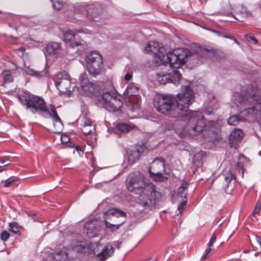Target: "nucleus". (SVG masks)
Returning <instances> with one entry per match:
<instances>
[{"label":"nucleus","instance_id":"56","mask_svg":"<svg viewBox=\"0 0 261 261\" xmlns=\"http://www.w3.org/2000/svg\"><path fill=\"white\" fill-rule=\"evenodd\" d=\"M258 154H259V155H261V151H259Z\"/></svg>","mask_w":261,"mask_h":261},{"label":"nucleus","instance_id":"6","mask_svg":"<svg viewBox=\"0 0 261 261\" xmlns=\"http://www.w3.org/2000/svg\"><path fill=\"white\" fill-rule=\"evenodd\" d=\"M18 98L21 103L33 114L48 112L46 102L41 96L25 94L18 95Z\"/></svg>","mask_w":261,"mask_h":261},{"label":"nucleus","instance_id":"44","mask_svg":"<svg viewBox=\"0 0 261 261\" xmlns=\"http://www.w3.org/2000/svg\"><path fill=\"white\" fill-rule=\"evenodd\" d=\"M212 247H209L205 249V254L203 255L201 257L203 259H205L207 257L209 256V254L210 253L211 250H212Z\"/></svg>","mask_w":261,"mask_h":261},{"label":"nucleus","instance_id":"45","mask_svg":"<svg viewBox=\"0 0 261 261\" xmlns=\"http://www.w3.org/2000/svg\"><path fill=\"white\" fill-rule=\"evenodd\" d=\"M92 127H91V129H89L88 128V127L83 126L82 131L86 135H90L92 132Z\"/></svg>","mask_w":261,"mask_h":261},{"label":"nucleus","instance_id":"1","mask_svg":"<svg viewBox=\"0 0 261 261\" xmlns=\"http://www.w3.org/2000/svg\"><path fill=\"white\" fill-rule=\"evenodd\" d=\"M193 90L189 86H182L180 93L175 96L173 95L159 94L154 100V107L160 113L169 115L172 117L186 115L188 122L187 128L194 135L214 127V121H205L199 111L188 112L189 107L194 100Z\"/></svg>","mask_w":261,"mask_h":261},{"label":"nucleus","instance_id":"38","mask_svg":"<svg viewBox=\"0 0 261 261\" xmlns=\"http://www.w3.org/2000/svg\"><path fill=\"white\" fill-rule=\"evenodd\" d=\"M261 210V199H259L255 205L254 211L253 212L252 215L254 216L256 214H258L260 211Z\"/></svg>","mask_w":261,"mask_h":261},{"label":"nucleus","instance_id":"46","mask_svg":"<svg viewBox=\"0 0 261 261\" xmlns=\"http://www.w3.org/2000/svg\"><path fill=\"white\" fill-rule=\"evenodd\" d=\"M61 140L62 143L66 144L69 141V138L66 135H63L61 137Z\"/></svg>","mask_w":261,"mask_h":261},{"label":"nucleus","instance_id":"51","mask_svg":"<svg viewBox=\"0 0 261 261\" xmlns=\"http://www.w3.org/2000/svg\"><path fill=\"white\" fill-rule=\"evenodd\" d=\"M225 38H229V39H230L231 40H233L235 43H236L237 44H239V42L238 41V40L233 37H230V36H224Z\"/></svg>","mask_w":261,"mask_h":261},{"label":"nucleus","instance_id":"21","mask_svg":"<svg viewBox=\"0 0 261 261\" xmlns=\"http://www.w3.org/2000/svg\"><path fill=\"white\" fill-rule=\"evenodd\" d=\"M104 216L106 217V219H108L109 216H115L116 217H126V214L123 211L117 208H111L109 209L107 212L104 213Z\"/></svg>","mask_w":261,"mask_h":261},{"label":"nucleus","instance_id":"42","mask_svg":"<svg viewBox=\"0 0 261 261\" xmlns=\"http://www.w3.org/2000/svg\"><path fill=\"white\" fill-rule=\"evenodd\" d=\"M216 240V235L214 233L211 237L210 240L208 243V246L209 247H212L213 246L214 243L215 242Z\"/></svg>","mask_w":261,"mask_h":261},{"label":"nucleus","instance_id":"54","mask_svg":"<svg viewBox=\"0 0 261 261\" xmlns=\"http://www.w3.org/2000/svg\"><path fill=\"white\" fill-rule=\"evenodd\" d=\"M5 170H6V168H3V169L0 170V172H2L3 171Z\"/></svg>","mask_w":261,"mask_h":261},{"label":"nucleus","instance_id":"30","mask_svg":"<svg viewBox=\"0 0 261 261\" xmlns=\"http://www.w3.org/2000/svg\"><path fill=\"white\" fill-rule=\"evenodd\" d=\"M76 36L75 33H73L71 30H68L66 32L63 33L62 39L65 42H69L74 38Z\"/></svg>","mask_w":261,"mask_h":261},{"label":"nucleus","instance_id":"24","mask_svg":"<svg viewBox=\"0 0 261 261\" xmlns=\"http://www.w3.org/2000/svg\"><path fill=\"white\" fill-rule=\"evenodd\" d=\"M170 74L166 71H162L156 74V79L159 82L162 84H165L170 82Z\"/></svg>","mask_w":261,"mask_h":261},{"label":"nucleus","instance_id":"13","mask_svg":"<svg viewBox=\"0 0 261 261\" xmlns=\"http://www.w3.org/2000/svg\"><path fill=\"white\" fill-rule=\"evenodd\" d=\"M223 175L224 180L222 182V187L225 193L231 194L235 187L236 176L229 170L224 173Z\"/></svg>","mask_w":261,"mask_h":261},{"label":"nucleus","instance_id":"15","mask_svg":"<svg viewBox=\"0 0 261 261\" xmlns=\"http://www.w3.org/2000/svg\"><path fill=\"white\" fill-rule=\"evenodd\" d=\"M49 107L50 111L48 110V112H43L42 114H47L49 117L54 119L55 122L59 123V128H57L55 126L54 128L50 130L53 133L59 134L61 132V127L63 125L62 120L58 115L55 107L51 104L49 105Z\"/></svg>","mask_w":261,"mask_h":261},{"label":"nucleus","instance_id":"10","mask_svg":"<svg viewBox=\"0 0 261 261\" xmlns=\"http://www.w3.org/2000/svg\"><path fill=\"white\" fill-rule=\"evenodd\" d=\"M57 80L55 85L60 92L66 94L70 91L71 78L65 71L60 72L57 74Z\"/></svg>","mask_w":261,"mask_h":261},{"label":"nucleus","instance_id":"18","mask_svg":"<svg viewBox=\"0 0 261 261\" xmlns=\"http://www.w3.org/2000/svg\"><path fill=\"white\" fill-rule=\"evenodd\" d=\"M114 253V248L110 243L107 244L102 251L98 254V256L102 261H105Z\"/></svg>","mask_w":261,"mask_h":261},{"label":"nucleus","instance_id":"34","mask_svg":"<svg viewBox=\"0 0 261 261\" xmlns=\"http://www.w3.org/2000/svg\"><path fill=\"white\" fill-rule=\"evenodd\" d=\"M124 221H125L124 220H123V221H122V222H121L119 224H112V223H110L109 222H108L106 220H104V224H105V226H106V227L107 228H110L112 231H114V230H116L118 229L119 228L120 226L121 225H122L124 223Z\"/></svg>","mask_w":261,"mask_h":261},{"label":"nucleus","instance_id":"2","mask_svg":"<svg viewBox=\"0 0 261 261\" xmlns=\"http://www.w3.org/2000/svg\"><path fill=\"white\" fill-rule=\"evenodd\" d=\"M125 183L129 192L139 196V203L142 206L150 207L155 204L159 193L156 191L155 186L152 183L145 182L143 174L139 171L130 173Z\"/></svg>","mask_w":261,"mask_h":261},{"label":"nucleus","instance_id":"27","mask_svg":"<svg viewBox=\"0 0 261 261\" xmlns=\"http://www.w3.org/2000/svg\"><path fill=\"white\" fill-rule=\"evenodd\" d=\"M26 73L31 75L35 76L38 78H41L47 75V71L46 70H42L40 71H36L33 69L28 68L25 70Z\"/></svg>","mask_w":261,"mask_h":261},{"label":"nucleus","instance_id":"35","mask_svg":"<svg viewBox=\"0 0 261 261\" xmlns=\"http://www.w3.org/2000/svg\"><path fill=\"white\" fill-rule=\"evenodd\" d=\"M51 2L53 3V7L55 9H56L57 10H60L63 8L66 4L63 3L62 1L57 0L55 2H54L53 0H51Z\"/></svg>","mask_w":261,"mask_h":261},{"label":"nucleus","instance_id":"47","mask_svg":"<svg viewBox=\"0 0 261 261\" xmlns=\"http://www.w3.org/2000/svg\"><path fill=\"white\" fill-rule=\"evenodd\" d=\"M85 42L83 40L80 41H75V42H72L71 43V45L72 47L74 46H78L84 44Z\"/></svg>","mask_w":261,"mask_h":261},{"label":"nucleus","instance_id":"3","mask_svg":"<svg viewBox=\"0 0 261 261\" xmlns=\"http://www.w3.org/2000/svg\"><path fill=\"white\" fill-rule=\"evenodd\" d=\"M233 100L240 107L239 110L243 115H251L261 121V92L256 84L247 85L240 93H234Z\"/></svg>","mask_w":261,"mask_h":261},{"label":"nucleus","instance_id":"25","mask_svg":"<svg viewBox=\"0 0 261 261\" xmlns=\"http://www.w3.org/2000/svg\"><path fill=\"white\" fill-rule=\"evenodd\" d=\"M218 109V103L217 100L213 96V100L207 103V106L205 108L204 113L206 115H210L213 113V111Z\"/></svg>","mask_w":261,"mask_h":261},{"label":"nucleus","instance_id":"9","mask_svg":"<svg viewBox=\"0 0 261 261\" xmlns=\"http://www.w3.org/2000/svg\"><path fill=\"white\" fill-rule=\"evenodd\" d=\"M75 15H82L85 18L92 20L94 18L98 16L102 11L101 6L98 4H75L73 6Z\"/></svg>","mask_w":261,"mask_h":261},{"label":"nucleus","instance_id":"40","mask_svg":"<svg viewBox=\"0 0 261 261\" xmlns=\"http://www.w3.org/2000/svg\"><path fill=\"white\" fill-rule=\"evenodd\" d=\"M245 37L247 38V40L249 42H252L254 44L257 43V40L254 36H248L247 35H245Z\"/></svg>","mask_w":261,"mask_h":261},{"label":"nucleus","instance_id":"31","mask_svg":"<svg viewBox=\"0 0 261 261\" xmlns=\"http://www.w3.org/2000/svg\"><path fill=\"white\" fill-rule=\"evenodd\" d=\"M188 184L187 182H183L177 190V196L180 197H186V193L185 191L188 188Z\"/></svg>","mask_w":261,"mask_h":261},{"label":"nucleus","instance_id":"28","mask_svg":"<svg viewBox=\"0 0 261 261\" xmlns=\"http://www.w3.org/2000/svg\"><path fill=\"white\" fill-rule=\"evenodd\" d=\"M141 154V152L139 148H136L130 150L128 155V161L129 162L133 163L135 161L138 159Z\"/></svg>","mask_w":261,"mask_h":261},{"label":"nucleus","instance_id":"57","mask_svg":"<svg viewBox=\"0 0 261 261\" xmlns=\"http://www.w3.org/2000/svg\"><path fill=\"white\" fill-rule=\"evenodd\" d=\"M242 176H243L244 173H243V170L242 171Z\"/></svg>","mask_w":261,"mask_h":261},{"label":"nucleus","instance_id":"14","mask_svg":"<svg viewBox=\"0 0 261 261\" xmlns=\"http://www.w3.org/2000/svg\"><path fill=\"white\" fill-rule=\"evenodd\" d=\"M49 107L50 111L48 110V112H43L42 114H47L49 117L54 119L55 122L59 123V128H57L55 126L54 128L50 130L53 133L59 134L61 132V127L63 125L62 120L58 115L55 107L51 104L49 105Z\"/></svg>","mask_w":261,"mask_h":261},{"label":"nucleus","instance_id":"20","mask_svg":"<svg viewBox=\"0 0 261 261\" xmlns=\"http://www.w3.org/2000/svg\"><path fill=\"white\" fill-rule=\"evenodd\" d=\"M243 133L242 130L235 128L230 134V141L231 144L240 141L243 138Z\"/></svg>","mask_w":261,"mask_h":261},{"label":"nucleus","instance_id":"26","mask_svg":"<svg viewBox=\"0 0 261 261\" xmlns=\"http://www.w3.org/2000/svg\"><path fill=\"white\" fill-rule=\"evenodd\" d=\"M235 12L237 15H240L243 17L247 18L251 16V14L247 8L243 6H239L236 7Z\"/></svg>","mask_w":261,"mask_h":261},{"label":"nucleus","instance_id":"59","mask_svg":"<svg viewBox=\"0 0 261 261\" xmlns=\"http://www.w3.org/2000/svg\"><path fill=\"white\" fill-rule=\"evenodd\" d=\"M2 12L0 11V14H1Z\"/></svg>","mask_w":261,"mask_h":261},{"label":"nucleus","instance_id":"22","mask_svg":"<svg viewBox=\"0 0 261 261\" xmlns=\"http://www.w3.org/2000/svg\"><path fill=\"white\" fill-rule=\"evenodd\" d=\"M208 54V53L206 50L198 47L194 50L193 56L202 63L204 60L207 57Z\"/></svg>","mask_w":261,"mask_h":261},{"label":"nucleus","instance_id":"37","mask_svg":"<svg viewBox=\"0 0 261 261\" xmlns=\"http://www.w3.org/2000/svg\"><path fill=\"white\" fill-rule=\"evenodd\" d=\"M10 158L7 156H1L0 157V163L3 164V167L6 166L10 164Z\"/></svg>","mask_w":261,"mask_h":261},{"label":"nucleus","instance_id":"8","mask_svg":"<svg viewBox=\"0 0 261 261\" xmlns=\"http://www.w3.org/2000/svg\"><path fill=\"white\" fill-rule=\"evenodd\" d=\"M86 67L89 74L96 76L101 73L103 68L102 56L97 51H93L86 55Z\"/></svg>","mask_w":261,"mask_h":261},{"label":"nucleus","instance_id":"33","mask_svg":"<svg viewBox=\"0 0 261 261\" xmlns=\"http://www.w3.org/2000/svg\"><path fill=\"white\" fill-rule=\"evenodd\" d=\"M244 120L245 118L242 119L237 115H232L230 116L228 119L227 123L229 125L236 126L238 124L239 121H244Z\"/></svg>","mask_w":261,"mask_h":261},{"label":"nucleus","instance_id":"23","mask_svg":"<svg viewBox=\"0 0 261 261\" xmlns=\"http://www.w3.org/2000/svg\"><path fill=\"white\" fill-rule=\"evenodd\" d=\"M60 49V44L55 42L48 44L46 46V51L49 55H56Z\"/></svg>","mask_w":261,"mask_h":261},{"label":"nucleus","instance_id":"32","mask_svg":"<svg viewBox=\"0 0 261 261\" xmlns=\"http://www.w3.org/2000/svg\"><path fill=\"white\" fill-rule=\"evenodd\" d=\"M5 83H9L13 81V77L10 70H5L2 73Z\"/></svg>","mask_w":261,"mask_h":261},{"label":"nucleus","instance_id":"4","mask_svg":"<svg viewBox=\"0 0 261 261\" xmlns=\"http://www.w3.org/2000/svg\"><path fill=\"white\" fill-rule=\"evenodd\" d=\"M188 51L182 48L174 49L172 51L167 53V60L164 61L169 64L171 71L168 72L170 74V82L174 84H178L181 74L177 70L186 62V59L188 57Z\"/></svg>","mask_w":261,"mask_h":261},{"label":"nucleus","instance_id":"11","mask_svg":"<svg viewBox=\"0 0 261 261\" xmlns=\"http://www.w3.org/2000/svg\"><path fill=\"white\" fill-rule=\"evenodd\" d=\"M161 44L155 41L149 42L145 46V50L146 53H152L154 56L158 58L160 64H164L167 60V54L164 53V48Z\"/></svg>","mask_w":261,"mask_h":261},{"label":"nucleus","instance_id":"52","mask_svg":"<svg viewBox=\"0 0 261 261\" xmlns=\"http://www.w3.org/2000/svg\"><path fill=\"white\" fill-rule=\"evenodd\" d=\"M75 149H76V151L79 152L80 155H81V154H83L84 151H83V150L81 149V148L80 146H76Z\"/></svg>","mask_w":261,"mask_h":261},{"label":"nucleus","instance_id":"16","mask_svg":"<svg viewBox=\"0 0 261 261\" xmlns=\"http://www.w3.org/2000/svg\"><path fill=\"white\" fill-rule=\"evenodd\" d=\"M133 129V127L126 123H118L113 129L115 134L119 136L123 134L127 133Z\"/></svg>","mask_w":261,"mask_h":261},{"label":"nucleus","instance_id":"49","mask_svg":"<svg viewBox=\"0 0 261 261\" xmlns=\"http://www.w3.org/2000/svg\"><path fill=\"white\" fill-rule=\"evenodd\" d=\"M83 126H85V127L90 126L91 127H92L90 120L88 119H85Z\"/></svg>","mask_w":261,"mask_h":261},{"label":"nucleus","instance_id":"41","mask_svg":"<svg viewBox=\"0 0 261 261\" xmlns=\"http://www.w3.org/2000/svg\"><path fill=\"white\" fill-rule=\"evenodd\" d=\"M186 204H187L186 200H184L180 203L179 205L178 206V210L179 211V214H181L182 213Z\"/></svg>","mask_w":261,"mask_h":261},{"label":"nucleus","instance_id":"50","mask_svg":"<svg viewBox=\"0 0 261 261\" xmlns=\"http://www.w3.org/2000/svg\"><path fill=\"white\" fill-rule=\"evenodd\" d=\"M132 77V74L131 73H127L124 76V79L126 81L130 80Z\"/></svg>","mask_w":261,"mask_h":261},{"label":"nucleus","instance_id":"43","mask_svg":"<svg viewBox=\"0 0 261 261\" xmlns=\"http://www.w3.org/2000/svg\"><path fill=\"white\" fill-rule=\"evenodd\" d=\"M2 182H4V187H9L12 186L14 184L15 181L14 180H9V179H7L5 181L2 180Z\"/></svg>","mask_w":261,"mask_h":261},{"label":"nucleus","instance_id":"58","mask_svg":"<svg viewBox=\"0 0 261 261\" xmlns=\"http://www.w3.org/2000/svg\"><path fill=\"white\" fill-rule=\"evenodd\" d=\"M117 248H119V245H118Z\"/></svg>","mask_w":261,"mask_h":261},{"label":"nucleus","instance_id":"19","mask_svg":"<svg viewBox=\"0 0 261 261\" xmlns=\"http://www.w3.org/2000/svg\"><path fill=\"white\" fill-rule=\"evenodd\" d=\"M80 85L82 88L85 91H89L93 92L91 86L92 85L91 83H90L87 74H82L80 77Z\"/></svg>","mask_w":261,"mask_h":261},{"label":"nucleus","instance_id":"7","mask_svg":"<svg viewBox=\"0 0 261 261\" xmlns=\"http://www.w3.org/2000/svg\"><path fill=\"white\" fill-rule=\"evenodd\" d=\"M164 166L165 160L161 157H158L152 162L148 168V172L152 180L162 182L168 178L169 175L165 171Z\"/></svg>","mask_w":261,"mask_h":261},{"label":"nucleus","instance_id":"39","mask_svg":"<svg viewBox=\"0 0 261 261\" xmlns=\"http://www.w3.org/2000/svg\"><path fill=\"white\" fill-rule=\"evenodd\" d=\"M0 237H1V239L3 241L5 242V241H7L8 240V239L9 238L10 234L7 231L4 230L1 232Z\"/></svg>","mask_w":261,"mask_h":261},{"label":"nucleus","instance_id":"48","mask_svg":"<svg viewBox=\"0 0 261 261\" xmlns=\"http://www.w3.org/2000/svg\"><path fill=\"white\" fill-rule=\"evenodd\" d=\"M165 128L167 130H171L175 129L174 124L173 123H169V124H166Z\"/></svg>","mask_w":261,"mask_h":261},{"label":"nucleus","instance_id":"53","mask_svg":"<svg viewBox=\"0 0 261 261\" xmlns=\"http://www.w3.org/2000/svg\"><path fill=\"white\" fill-rule=\"evenodd\" d=\"M75 19H76V20H79V21H86L85 20V18H81L80 16H79V17H76V18H75Z\"/></svg>","mask_w":261,"mask_h":261},{"label":"nucleus","instance_id":"36","mask_svg":"<svg viewBox=\"0 0 261 261\" xmlns=\"http://www.w3.org/2000/svg\"><path fill=\"white\" fill-rule=\"evenodd\" d=\"M9 229L15 234H17L19 232V227L16 222L10 223Z\"/></svg>","mask_w":261,"mask_h":261},{"label":"nucleus","instance_id":"29","mask_svg":"<svg viewBox=\"0 0 261 261\" xmlns=\"http://www.w3.org/2000/svg\"><path fill=\"white\" fill-rule=\"evenodd\" d=\"M138 87L134 83H131L127 86L125 92L126 94L128 95L136 96L137 95H138Z\"/></svg>","mask_w":261,"mask_h":261},{"label":"nucleus","instance_id":"17","mask_svg":"<svg viewBox=\"0 0 261 261\" xmlns=\"http://www.w3.org/2000/svg\"><path fill=\"white\" fill-rule=\"evenodd\" d=\"M95 221H89L87 222L84 226V228L86 230V233L89 237L92 238L96 236L97 230L96 228Z\"/></svg>","mask_w":261,"mask_h":261},{"label":"nucleus","instance_id":"12","mask_svg":"<svg viewBox=\"0 0 261 261\" xmlns=\"http://www.w3.org/2000/svg\"><path fill=\"white\" fill-rule=\"evenodd\" d=\"M97 245L94 243H86L83 242H77L72 244V249L80 253H85L88 254H96L95 248Z\"/></svg>","mask_w":261,"mask_h":261},{"label":"nucleus","instance_id":"5","mask_svg":"<svg viewBox=\"0 0 261 261\" xmlns=\"http://www.w3.org/2000/svg\"><path fill=\"white\" fill-rule=\"evenodd\" d=\"M107 84L111 87V90L110 88V91L107 90L102 94L100 100V102L103 107L110 112H121L123 105L120 99L121 96L114 89L111 82H108Z\"/></svg>","mask_w":261,"mask_h":261},{"label":"nucleus","instance_id":"60","mask_svg":"<svg viewBox=\"0 0 261 261\" xmlns=\"http://www.w3.org/2000/svg\"><path fill=\"white\" fill-rule=\"evenodd\" d=\"M3 167V166L0 165V167Z\"/></svg>","mask_w":261,"mask_h":261},{"label":"nucleus","instance_id":"55","mask_svg":"<svg viewBox=\"0 0 261 261\" xmlns=\"http://www.w3.org/2000/svg\"><path fill=\"white\" fill-rule=\"evenodd\" d=\"M236 19H237V20H239V21H243V20L239 19H238V18H236Z\"/></svg>","mask_w":261,"mask_h":261}]
</instances>
